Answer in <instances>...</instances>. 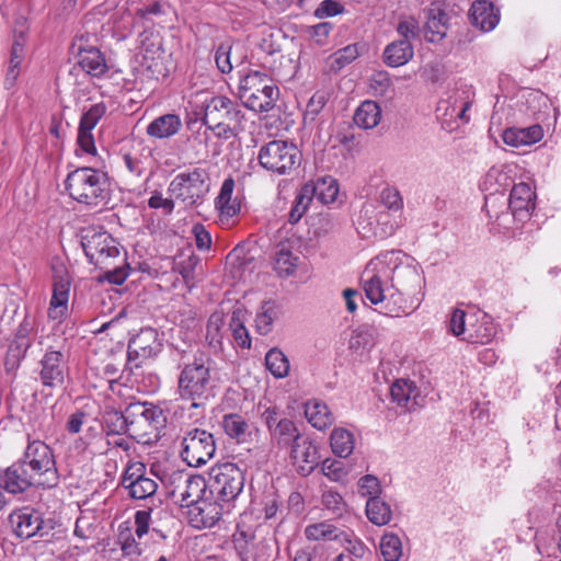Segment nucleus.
Returning a JSON list of instances; mask_svg holds the SVG:
<instances>
[{
    "label": "nucleus",
    "mask_w": 561,
    "mask_h": 561,
    "mask_svg": "<svg viewBox=\"0 0 561 561\" xmlns=\"http://www.w3.org/2000/svg\"><path fill=\"white\" fill-rule=\"evenodd\" d=\"M182 359L179 365V396L182 400L190 401L192 408L204 407L216 396L219 378L215 363L203 352H196L192 359Z\"/></svg>",
    "instance_id": "nucleus-1"
},
{
    "label": "nucleus",
    "mask_w": 561,
    "mask_h": 561,
    "mask_svg": "<svg viewBox=\"0 0 561 561\" xmlns=\"http://www.w3.org/2000/svg\"><path fill=\"white\" fill-rule=\"evenodd\" d=\"M389 273L381 254L368 262L360 276L366 298L373 305H380L387 316L409 314L414 310V306L408 304V298L402 297L393 289Z\"/></svg>",
    "instance_id": "nucleus-2"
},
{
    "label": "nucleus",
    "mask_w": 561,
    "mask_h": 561,
    "mask_svg": "<svg viewBox=\"0 0 561 561\" xmlns=\"http://www.w3.org/2000/svg\"><path fill=\"white\" fill-rule=\"evenodd\" d=\"M69 196L90 208H102L111 201V181L101 169L81 167L71 171L66 179Z\"/></svg>",
    "instance_id": "nucleus-3"
},
{
    "label": "nucleus",
    "mask_w": 561,
    "mask_h": 561,
    "mask_svg": "<svg viewBox=\"0 0 561 561\" xmlns=\"http://www.w3.org/2000/svg\"><path fill=\"white\" fill-rule=\"evenodd\" d=\"M387 265L391 285L402 297L408 298V304L420 305L422 299L423 277L414 263V260L401 251H388L381 253Z\"/></svg>",
    "instance_id": "nucleus-4"
},
{
    "label": "nucleus",
    "mask_w": 561,
    "mask_h": 561,
    "mask_svg": "<svg viewBox=\"0 0 561 561\" xmlns=\"http://www.w3.org/2000/svg\"><path fill=\"white\" fill-rule=\"evenodd\" d=\"M279 90L273 80L261 71H251L239 83V98L243 105L254 112L274 108Z\"/></svg>",
    "instance_id": "nucleus-5"
},
{
    "label": "nucleus",
    "mask_w": 561,
    "mask_h": 561,
    "mask_svg": "<svg viewBox=\"0 0 561 561\" xmlns=\"http://www.w3.org/2000/svg\"><path fill=\"white\" fill-rule=\"evenodd\" d=\"M20 460L41 480L42 488H54L59 482V474L51 448L39 439L28 440Z\"/></svg>",
    "instance_id": "nucleus-6"
},
{
    "label": "nucleus",
    "mask_w": 561,
    "mask_h": 561,
    "mask_svg": "<svg viewBox=\"0 0 561 561\" xmlns=\"http://www.w3.org/2000/svg\"><path fill=\"white\" fill-rule=\"evenodd\" d=\"M244 481V472L236 463H218L209 471L208 492L214 499L230 503L242 492Z\"/></svg>",
    "instance_id": "nucleus-7"
},
{
    "label": "nucleus",
    "mask_w": 561,
    "mask_h": 561,
    "mask_svg": "<svg viewBox=\"0 0 561 561\" xmlns=\"http://www.w3.org/2000/svg\"><path fill=\"white\" fill-rule=\"evenodd\" d=\"M257 159L266 171L285 175L300 164L301 154L293 142L272 140L260 148Z\"/></svg>",
    "instance_id": "nucleus-8"
},
{
    "label": "nucleus",
    "mask_w": 561,
    "mask_h": 561,
    "mask_svg": "<svg viewBox=\"0 0 561 561\" xmlns=\"http://www.w3.org/2000/svg\"><path fill=\"white\" fill-rule=\"evenodd\" d=\"M81 244L89 262L98 268L124 261L122 247L107 231L89 230L82 236Z\"/></svg>",
    "instance_id": "nucleus-9"
},
{
    "label": "nucleus",
    "mask_w": 561,
    "mask_h": 561,
    "mask_svg": "<svg viewBox=\"0 0 561 561\" xmlns=\"http://www.w3.org/2000/svg\"><path fill=\"white\" fill-rule=\"evenodd\" d=\"M168 191L185 205H196L209 191V173L203 168L180 172L170 182Z\"/></svg>",
    "instance_id": "nucleus-10"
},
{
    "label": "nucleus",
    "mask_w": 561,
    "mask_h": 561,
    "mask_svg": "<svg viewBox=\"0 0 561 561\" xmlns=\"http://www.w3.org/2000/svg\"><path fill=\"white\" fill-rule=\"evenodd\" d=\"M129 436L138 440L150 436L165 423L163 411L149 402H131L126 407Z\"/></svg>",
    "instance_id": "nucleus-11"
},
{
    "label": "nucleus",
    "mask_w": 561,
    "mask_h": 561,
    "mask_svg": "<svg viewBox=\"0 0 561 561\" xmlns=\"http://www.w3.org/2000/svg\"><path fill=\"white\" fill-rule=\"evenodd\" d=\"M216 444L211 433L198 427L185 431L181 442V457L191 467H201L211 459Z\"/></svg>",
    "instance_id": "nucleus-12"
},
{
    "label": "nucleus",
    "mask_w": 561,
    "mask_h": 561,
    "mask_svg": "<svg viewBox=\"0 0 561 561\" xmlns=\"http://www.w3.org/2000/svg\"><path fill=\"white\" fill-rule=\"evenodd\" d=\"M262 421L268 431L271 445L279 449L291 447L302 436L295 421L282 416L276 408H267L262 413Z\"/></svg>",
    "instance_id": "nucleus-13"
},
{
    "label": "nucleus",
    "mask_w": 561,
    "mask_h": 561,
    "mask_svg": "<svg viewBox=\"0 0 561 561\" xmlns=\"http://www.w3.org/2000/svg\"><path fill=\"white\" fill-rule=\"evenodd\" d=\"M233 548L241 561H268L271 557V545L259 537L251 527L238 524L232 535Z\"/></svg>",
    "instance_id": "nucleus-14"
},
{
    "label": "nucleus",
    "mask_w": 561,
    "mask_h": 561,
    "mask_svg": "<svg viewBox=\"0 0 561 561\" xmlns=\"http://www.w3.org/2000/svg\"><path fill=\"white\" fill-rule=\"evenodd\" d=\"M204 125H218L228 122H245L241 105L225 95L206 99L203 105Z\"/></svg>",
    "instance_id": "nucleus-15"
},
{
    "label": "nucleus",
    "mask_w": 561,
    "mask_h": 561,
    "mask_svg": "<svg viewBox=\"0 0 561 561\" xmlns=\"http://www.w3.org/2000/svg\"><path fill=\"white\" fill-rule=\"evenodd\" d=\"M121 484L135 500L152 497L158 489L157 482L146 476V466L140 461L128 462L122 476Z\"/></svg>",
    "instance_id": "nucleus-16"
},
{
    "label": "nucleus",
    "mask_w": 561,
    "mask_h": 561,
    "mask_svg": "<svg viewBox=\"0 0 561 561\" xmlns=\"http://www.w3.org/2000/svg\"><path fill=\"white\" fill-rule=\"evenodd\" d=\"M106 112L107 105L104 102H99L92 104L87 111H84L80 118L77 144L78 147L87 154H96L92 130Z\"/></svg>",
    "instance_id": "nucleus-17"
},
{
    "label": "nucleus",
    "mask_w": 561,
    "mask_h": 561,
    "mask_svg": "<svg viewBox=\"0 0 561 561\" xmlns=\"http://www.w3.org/2000/svg\"><path fill=\"white\" fill-rule=\"evenodd\" d=\"M39 482L20 459L0 474V486L11 494H22L32 486H42Z\"/></svg>",
    "instance_id": "nucleus-18"
},
{
    "label": "nucleus",
    "mask_w": 561,
    "mask_h": 561,
    "mask_svg": "<svg viewBox=\"0 0 561 561\" xmlns=\"http://www.w3.org/2000/svg\"><path fill=\"white\" fill-rule=\"evenodd\" d=\"M53 295L48 309V317L58 319L67 309L69 299L70 279L62 263H53Z\"/></svg>",
    "instance_id": "nucleus-19"
},
{
    "label": "nucleus",
    "mask_w": 561,
    "mask_h": 561,
    "mask_svg": "<svg viewBox=\"0 0 561 561\" xmlns=\"http://www.w3.org/2000/svg\"><path fill=\"white\" fill-rule=\"evenodd\" d=\"M8 519L13 534L20 539H30L36 535L44 536L42 515L31 507L13 511Z\"/></svg>",
    "instance_id": "nucleus-20"
},
{
    "label": "nucleus",
    "mask_w": 561,
    "mask_h": 561,
    "mask_svg": "<svg viewBox=\"0 0 561 561\" xmlns=\"http://www.w3.org/2000/svg\"><path fill=\"white\" fill-rule=\"evenodd\" d=\"M318 445L304 435L290 447V459L301 476H309L320 463Z\"/></svg>",
    "instance_id": "nucleus-21"
},
{
    "label": "nucleus",
    "mask_w": 561,
    "mask_h": 561,
    "mask_svg": "<svg viewBox=\"0 0 561 561\" xmlns=\"http://www.w3.org/2000/svg\"><path fill=\"white\" fill-rule=\"evenodd\" d=\"M224 514V504L216 499H203L188 510L190 524L198 529L215 526Z\"/></svg>",
    "instance_id": "nucleus-22"
},
{
    "label": "nucleus",
    "mask_w": 561,
    "mask_h": 561,
    "mask_svg": "<svg viewBox=\"0 0 561 561\" xmlns=\"http://www.w3.org/2000/svg\"><path fill=\"white\" fill-rule=\"evenodd\" d=\"M179 480L182 481V484H178L172 494L178 497L182 507L190 510L192 505L205 499L208 481L206 482L202 476H180Z\"/></svg>",
    "instance_id": "nucleus-23"
},
{
    "label": "nucleus",
    "mask_w": 561,
    "mask_h": 561,
    "mask_svg": "<svg viewBox=\"0 0 561 561\" xmlns=\"http://www.w3.org/2000/svg\"><path fill=\"white\" fill-rule=\"evenodd\" d=\"M36 333L35 318L26 314L15 331V335L8 350V359L20 363L32 345V336Z\"/></svg>",
    "instance_id": "nucleus-24"
},
{
    "label": "nucleus",
    "mask_w": 561,
    "mask_h": 561,
    "mask_svg": "<svg viewBox=\"0 0 561 561\" xmlns=\"http://www.w3.org/2000/svg\"><path fill=\"white\" fill-rule=\"evenodd\" d=\"M41 380L46 387H58L65 381L66 365L62 353L48 351L41 360Z\"/></svg>",
    "instance_id": "nucleus-25"
},
{
    "label": "nucleus",
    "mask_w": 561,
    "mask_h": 561,
    "mask_svg": "<svg viewBox=\"0 0 561 561\" xmlns=\"http://www.w3.org/2000/svg\"><path fill=\"white\" fill-rule=\"evenodd\" d=\"M468 333L462 337L463 341L476 344H486L492 341L496 334V327L493 319L484 312L470 313Z\"/></svg>",
    "instance_id": "nucleus-26"
},
{
    "label": "nucleus",
    "mask_w": 561,
    "mask_h": 561,
    "mask_svg": "<svg viewBox=\"0 0 561 561\" xmlns=\"http://www.w3.org/2000/svg\"><path fill=\"white\" fill-rule=\"evenodd\" d=\"M535 192L529 184L524 182L515 184L508 198L513 216L522 221L527 219L535 208Z\"/></svg>",
    "instance_id": "nucleus-27"
},
{
    "label": "nucleus",
    "mask_w": 561,
    "mask_h": 561,
    "mask_svg": "<svg viewBox=\"0 0 561 561\" xmlns=\"http://www.w3.org/2000/svg\"><path fill=\"white\" fill-rule=\"evenodd\" d=\"M469 19L476 27L490 32L500 21V11L489 0H477L470 8Z\"/></svg>",
    "instance_id": "nucleus-28"
},
{
    "label": "nucleus",
    "mask_w": 561,
    "mask_h": 561,
    "mask_svg": "<svg viewBox=\"0 0 561 561\" xmlns=\"http://www.w3.org/2000/svg\"><path fill=\"white\" fill-rule=\"evenodd\" d=\"M543 137V130L540 125H533L526 128H507L502 134L504 144L511 147L519 148L531 146Z\"/></svg>",
    "instance_id": "nucleus-29"
},
{
    "label": "nucleus",
    "mask_w": 561,
    "mask_h": 561,
    "mask_svg": "<svg viewBox=\"0 0 561 561\" xmlns=\"http://www.w3.org/2000/svg\"><path fill=\"white\" fill-rule=\"evenodd\" d=\"M157 333L152 329L141 330L138 335L131 339L127 348V360L133 363L138 358H148L153 354L152 344L156 343Z\"/></svg>",
    "instance_id": "nucleus-30"
},
{
    "label": "nucleus",
    "mask_w": 561,
    "mask_h": 561,
    "mask_svg": "<svg viewBox=\"0 0 561 561\" xmlns=\"http://www.w3.org/2000/svg\"><path fill=\"white\" fill-rule=\"evenodd\" d=\"M78 64L88 75L100 78L108 71L103 53L96 47H87L79 50Z\"/></svg>",
    "instance_id": "nucleus-31"
},
{
    "label": "nucleus",
    "mask_w": 561,
    "mask_h": 561,
    "mask_svg": "<svg viewBox=\"0 0 561 561\" xmlns=\"http://www.w3.org/2000/svg\"><path fill=\"white\" fill-rule=\"evenodd\" d=\"M390 394L393 402L407 411L414 410L417 405L419 389L413 381L399 379L390 387Z\"/></svg>",
    "instance_id": "nucleus-32"
},
{
    "label": "nucleus",
    "mask_w": 561,
    "mask_h": 561,
    "mask_svg": "<svg viewBox=\"0 0 561 561\" xmlns=\"http://www.w3.org/2000/svg\"><path fill=\"white\" fill-rule=\"evenodd\" d=\"M414 56V49L408 39H397L388 44L382 54L383 62L392 68L408 64Z\"/></svg>",
    "instance_id": "nucleus-33"
},
{
    "label": "nucleus",
    "mask_w": 561,
    "mask_h": 561,
    "mask_svg": "<svg viewBox=\"0 0 561 561\" xmlns=\"http://www.w3.org/2000/svg\"><path fill=\"white\" fill-rule=\"evenodd\" d=\"M182 127V121L176 114H164L154 118L147 126V135L158 139L170 138L176 135Z\"/></svg>",
    "instance_id": "nucleus-34"
},
{
    "label": "nucleus",
    "mask_w": 561,
    "mask_h": 561,
    "mask_svg": "<svg viewBox=\"0 0 561 561\" xmlns=\"http://www.w3.org/2000/svg\"><path fill=\"white\" fill-rule=\"evenodd\" d=\"M305 416L317 430L323 431L332 425L334 416L329 407L321 401L312 400L305 405Z\"/></svg>",
    "instance_id": "nucleus-35"
},
{
    "label": "nucleus",
    "mask_w": 561,
    "mask_h": 561,
    "mask_svg": "<svg viewBox=\"0 0 561 561\" xmlns=\"http://www.w3.org/2000/svg\"><path fill=\"white\" fill-rule=\"evenodd\" d=\"M381 119V108L379 104L371 100L360 103L354 114V123L363 129L376 127Z\"/></svg>",
    "instance_id": "nucleus-36"
},
{
    "label": "nucleus",
    "mask_w": 561,
    "mask_h": 561,
    "mask_svg": "<svg viewBox=\"0 0 561 561\" xmlns=\"http://www.w3.org/2000/svg\"><path fill=\"white\" fill-rule=\"evenodd\" d=\"M332 453L340 457H348L355 447V436L352 431L344 427H335L330 435Z\"/></svg>",
    "instance_id": "nucleus-37"
},
{
    "label": "nucleus",
    "mask_w": 561,
    "mask_h": 561,
    "mask_svg": "<svg viewBox=\"0 0 561 561\" xmlns=\"http://www.w3.org/2000/svg\"><path fill=\"white\" fill-rule=\"evenodd\" d=\"M221 426L224 432L238 443H244L250 435L249 423L238 413H229L222 416Z\"/></svg>",
    "instance_id": "nucleus-38"
},
{
    "label": "nucleus",
    "mask_w": 561,
    "mask_h": 561,
    "mask_svg": "<svg viewBox=\"0 0 561 561\" xmlns=\"http://www.w3.org/2000/svg\"><path fill=\"white\" fill-rule=\"evenodd\" d=\"M306 187L311 190L310 194L322 204H331L336 199L339 193L337 182L328 176L318 179L316 183H306Z\"/></svg>",
    "instance_id": "nucleus-39"
},
{
    "label": "nucleus",
    "mask_w": 561,
    "mask_h": 561,
    "mask_svg": "<svg viewBox=\"0 0 561 561\" xmlns=\"http://www.w3.org/2000/svg\"><path fill=\"white\" fill-rule=\"evenodd\" d=\"M102 423L107 436L129 435L126 411L122 413L114 409H106L102 414Z\"/></svg>",
    "instance_id": "nucleus-40"
},
{
    "label": "nucleus",
    "mask_w": 561,
    "mask_h": 561,
    "mask_svg": "<svg viewBox=\"0 0 561 561\" xmlns=\"http://www.w3.org/2000/svg\"><path fill=\"white\" fill-rule=\"evenodd\" d=\"M342 529L324 520L306 526L305 537L310 541H336Z\"/></svg>",
    "instance_id": "nucleus-41"
},
{
    "label": "nucleus",
    "mask_w": 561,
    "mask_h": 561,
    "mask_svg": "<svg viewBox=\"0 0 561 561\" xmlns=\"http://www.w3.org/2000/svg\"><path fill=\"white\" fill-rule=\"evenodd\" d=\"M461 98L457 94L450 95L446 100H440L436 107L437 117L442 119V127L446 130H454L458 128V124L453 125L456 117L459 100Z\"/></svg>",
    "instance_id": "nucleus-42"
},
{
    "label": "nucleus",
    "mask_w": 561,
    "mask_h": 561,
    "mask_svg": "<svg viewBox=\"0 0 561 561\" xmlns=\"http://www.w3.org/2000/svg\"><path fill=\"white\" fill-rule=\"evenodd\" d=\"M391 514L389 504L378 496L369 497L366 503V515L368 519L377 526L388 524L391 520Z\"/></svg>",
    "instance_id": "nucleus-43"
},
{
    "label": "nucleus",
    "mask_w": 561,
    "mask_h": 561,
    "mask_svg": "<svg viewBox=\"0 0 561 561\" xmlns=\"http://www.w3.org/2000/svg\"><path fill=\"white\" fill-rule=\"evenodd\" d=\"M265 365L275 378H285L289 373V360L279 348H271L265 355Z\"/></svg>",
    "instance_id": "nucleus-44"
},
{
    "label": "nucleus",
    "mask_w": 561,
    "mask_h": 561,
    "mask_svg": "<svg viewBox=\"0 0 561 561\" xmlns=\"http://www.w3.org/2000/svg\"><path fill=\"white\" fill-rule=\"evenodd\" d=\"M229 329L237 344L242 348L251 347V337L244 325L243 311L237 309L232 312Z\"/></svg>",
    "instance_id": "nucleus-45"
},
{
    "label": "nucleus",
    "mask_w": 561,
    "mask_h": 561,
    "mask_svg": "<svg viewBox=\"0 0 561 561\" xmlns=\"http://www.w3.org/2000/svg\"><path fill=\"white\" fill-rule=\"evenodd\" d=\"M329 101V93L325 91H317L308 101L304 113L305 126L316 123L319 115L324 110Z\"/></svg>",
    "instance_id": "nucleus-46"
},
{
    "label": "nucleus",
    "mask_w": 561,
    "mask_h": 561,
    "mask_svg": "<svg viewBox=\"0 0 561 561\" xmlns=\"http://www.w3.org/2000/svg\"><path fill=\"white\" fill-rule=\"evenodd\" d=\"M277 317V309L273 301H264L255 317V328L261 335L272 331L273 322Z\"/></svg>",
    "instance_id": "nucleus-47"
},
{
    "label": "nucleus",
    "mask_w": 561,
    "mask_h": 561,
    "mask_svg": "<svg viewBox=\"0 0 561 561\" xmlns=\"http://www.w3.org/2000/svg\"><path fill=\"white\" fill-rule=\"evenodd\" d=\"M199 262V257L195 255L193 252H190L188 254L181 253L178 256V261L175 262L174 268L181 274L184 283L187 286H191V284L194 282L195 270Z\"/></svg>",
    "instance_id": "nucleus-48"
},
{
    "label": "nucleus",
    "mask_w": 561,
    "mask_h": 561,
    "mask_svg": "<svg viewBox=\"0 0 561 561\" xmlns=\"http://www.w3.org/2000/svg\"><path fill=\"white\" fill-rule=\"evenodd\" d=\"M380 552L385 561H399L403 553L399 536L385 534L380 539Z\"/></svg>",
    "instance_id": "nucleus-49"
},
{
    "label": "nucleus",
    "mask_w": 561,
    "mask_h": 561,
    "mask_svg": "<svg viewBox=\"0 0 561 561\" xmlns=\"http://www.w3.org/2000/svg\"><path fill=\"white\" fill-rule=\"evenodd\" d=\"M122 255H124V261H116L111 267H99L103 271L102 279L114 285H122L127 279L130 267L126 263V253L124 252Z\"/></svg>",
    "instance_id": "nucleus-50"
},
{
    "label": "nucleus",
    "mask_w": 561,
    "mask_h": 561,
    "mask_svg": "<svg viewBox=\"0 0 561 561\" xmlns=\"http://www.w3.org/2000/svg\"><path fill=\"white\" fill-rule=\"evenodd\" d=\"M118 542L124 558H129L130 561L138 559L142 552L139 543L134 538L129 527L125 529L119 526Z\"/></svg>",
    "instance_id": "nucleus-51"
},
{
    "label": "nucleus",
    "mask_w": 561,
    "mask_h": 561,
    "mask_svg": "<svg viewBox=\"0 0 561 561\" xmlns=\"http://www.w3.org/2000/svg\"><path fill=\"white\" fill-rule=\"evenodd\" d=\"M337 540L345 550L356 559L364 558L366 553L365 543L354 535L351 530H343L340 534Z\"/></svg>",
    "instance_id": "nucleus-52"
},
{
    "label": "nucleus",
    "mask_w": 561,
    "mask_h": 561,
    "mask_svg": "<svg viewBox=\"0 0 561 561\" xmlns=\"http://www.w3.org/2000/svg\"><path fill=\"white\" fill-rule=\"evenodd\" d=\"M298 263V256L294 255L291 251L286 249H279L276 252L274 267L280 276L291 275Z\"/></svg>",
    "instance_id": "nucleus-53"
},
{
    "label": "nucleus",
    "mask_w": 561,
    "mask_h": 561,
    "mask_svg": "<svg viewBox=\"0 0 561 561\" xmlns=\"http://www.w3.org/2000/svg\"><path fill=\"white\" fill-rule=\"evenodd\" d=\"M310 192H311V190L306 187V185H304L300 188L299 193L297 194V196L295 198V203L289 211V222L290 224L298 222L301 219V217L305 215L307 209L309 208V205L313 198L311 196Z\"/></svg>",
    "instance_id": "nucleus-54"
},
{
    "label": "nucleus",
    "mask_w": 561,
    "mask_h": 561,
    "mask_svg": "<svg viewBox=\"0 0 561 561\" xmlns=\"http://www.w3.org/2000/svg\"><path fill=\"white\" fill-rule=\"evenodd\" d=\"M507 180L508 176L501 170L491 168L484 175L481 182V187L483 191H486L490 194H495L501 192V190H504V187L507 185Z\"/></svg>",
    "instance_id": "nucleus-55"
},
{
    "label": "nucleus",
    "mask_w": 561,
    "mask_h": 561,
    "mask_svg": "<svg viewBox=\"0 0 561 561\" xmlns=\"http://www.w3.org/2000/svg\"><path fill=\"white\" fill-rule=\"evenodd\" d=\"M369 87L376 96H391L393 92V83L387 71L374 73L370 78Z\"/></svg>",
    "instance_id": "nucleus-56"
},
{
    "label": "nucleus",
    "mask_w": 561,
    "mask_h": 561,
    "mask_svg": "<svg viewBox=\"0 0 561 561\" xmlns=\"http://www.w3.org/2000/svg\"><path fill=\"white\" fill-rule=\"evenodd\" d=\"M207 129L214 131L215 136L219 139L228 140L237 137L244 131L245 122H228L218 125H205Z\"/></svg>",
    "instance_id": "nucleus-57"
},
{
    "label": "nucleus",
    "mask_w": 561,
    "mask_h": 561,
    "mask_svg": "<svg viewBox=\"0 0 561 561\" xmlns=\"http://www.w3.org/2000/svg\"><path fill=\"white\" fill-rule=\"evenodd\" d=\"M470 313H466L461 309H455L450 316L448 328L449 331L456 336H466L468 333V324L470 322Z\"/></svg>",
    "instance_id": "nucleus-58"
},
{
    "label": "nucleus",
    "mask_w": 561,
    "mask_h": 561,
    "mask_svg": "<svg viewBox=\"0 0 561 561\" xmlns=\"http://www.w3.org/2000/svg\"><path fill=\"white\" fill-rule=\"evenodd\" d=\"M232 45L229 41L222 42L216 49L215 62L221 73H229L232 70L230 61Z\"/></svg>",
    "instance_id": "nucleus-59"
},
{
    "label": "nucleus",
    "mask_w": 561,
    "mask_h": 561,
    "mask_svg": "<svg viewBox=\"0 0 561 561\" xmlns=\"http://www.w3.org/2000/svg\"><path fill=\"white\" fill-rule=\"evenodd\" d=\"M358 57V49L356 45H347L339 49L333 55V67L341 69L346 65L351 64Z\"/></svg>",
    "instance_id": "nucleus-60"
},
{
    "label": "nucleus",
    "mask_w": 561,
    "mask_h": 561,
    "mask_svg": "<svg viewBox=\"0 0 561 561\" xmlns=\"http://www.w3.org/2000/svg\"><path fill=\"white\" fill-rule=\"evenodd\" d=\"M321 471L332 481H341L345 476L343 463L330 458H327L321 462Z\"/></svg>",
    "instance_id": "nucleus-61"
},
{
    "label": "nucleus",
    "mask_w": 561,
    "mask_h": 561,
    "mask_svg": "<svg viewBox=\"0 0 561 561\" xmlns=\"http://www.w3.org/2000/svg\"><path fill=\"white\" fill-rule=\"evenodd\" d=\"M322 504L328 511L336 515H341L345 507L343 497L333 490H325L323 492Z\"/></svg>",
    "instance_id": "nucleus-62"
},
{
    "label": "nucleus",
    "mask_w": 561,
    "mask_h": 561,
    "mask_svg": "<svg viewBox=\"0 0 561 561\" xmlns=\"http://www.w3.org/2000/svg\"><path fill=\"white\" fill-rule=\"evenodd\" d=\"M124 167L128 171V173L134 178L142 176L145 172L144 161L140 154L127 152L122 157Z\"/></svg>",
    "instance_id": "nucleus-63"
},
{
    "label": "nucleus",
    "mask_w": 561,
    "mask_h": 561,
    "mask_svg": "<svg viewBox=\"0 0 561 561\" xmlns=\"http://www.w3.org/2000/svg\"><path fill=\"white\" fill-rule=\"evenodd\" d=\"M358 486L363 496H377L380 492L379 480L370 474L364 476L358 481Z\"/></svg>",
    "instance_id": "nucleus-64"
}]
</instances>
